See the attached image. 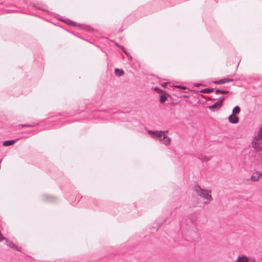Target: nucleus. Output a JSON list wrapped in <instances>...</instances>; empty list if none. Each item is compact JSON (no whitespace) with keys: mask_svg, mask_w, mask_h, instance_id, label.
<instances>
[{"mask_svg":"<svg viewBox=\"0 0 262 262\" xmlns=\"http://www.w3.org/2000/svg\"><path fill=\"white\" fill-rule=\"evenodd\" d=\"M17 140H8L3 142V145L4 146H8L13 145L16 142Z\"/></svg>","mask_w":262,"mask_h":262,"instance_id":"nucleus-12","label":"nucleus"},{"mask_svg":"<svg viewBox=\"0 0 262 262\" xmlns=\"http://www.w3.org/2000/svg\"><path fill=\"white\" fill-rule=\"evenodd\" d=\"M252 145L256 155L258 157L262 156V127L258 130L257 135L253 138Z\"/></svg>","mask_w":262,"mask_h":262,"instance_id":"nucleus-1","label":"nucleus"},{"mask_svg":"<svg viewBox=\"0 0 262 262\" xmlns=\"http://www.w3.org/2000/svg\"><path fill=\"white\" fill-rule=\"evenodd\" d=\"M0 5H4V3L3 2H0Z\"/></svg>","mask_w":262,"mask_h":262,"instance_id":"nucleus-26","label":"nucleus"},{"mask_svg":"<svg viewBox=\"0 0 262 262\" xmlns=\"http://www.w3.org/2000/svg\"><path fill=\"white\" fill-rule=\"evenodd\" d=\"M233 81V79L224 78V79H221L220 80L214 81H213V83L216 84H224L227 82H232Z\"/></svg>","mask_w":262,"mask_h":262,"instance_id":"nucleus-6","label":"nucleus"},{"mask_svg":"<svg viewBox=\"0 0 262 262\" xmlns=\"http://www.w3.org/2000/svg\"><path fill=\"white\" fill-rule=\"evenodd\" d=\"M166 100H167V97H166V96H165V95H161L160 96V101L161 103L165 102Z\"/></svg>","mask_w":262,"mask_h":262,"instance_id":"nucleus-19","label":"nucleus"},{"mask_svg":"<svg viewBox=\"0 0 262 262\" xmlns=\"http://www.w3.org/2000/svg\"><path fill=\"white\" fill-rule=\"evenodd\" d=\"M59 19L69 25H71L72 26H78L79 27H81V25H77L76 23L68 18H60Z\"/></svg>","mask_w":262,"mask_h":262,"instance_id":"nucleus-5","label":"nucleus"},{"mask_svg":"<svg viewBox=\"0 0 262 262\" xmlns=\"http://www.w3.org/2000/svg\"><path fill=\"white\" fill-rule=\"evenodd\" d=\"M194 85H195L196 86H200L201 84H199V83H196V84H195Z\"/></svg>","mask_w":262,"mask_h":262,"instance_id":"nucleus-25","label":"nucleus"},{"mask_svg":"<svg viewBox=\"0 0 262 262\" xmlns=\"http://www.w3.org/2000/svg\"><path fill=\"white\" fill-rule=\"evenodd\" d=\"M241 109L238 106L234 107L232 110V114L237 115L240 113Z\"/></svg>","mask_w":262,"mask_h":262,"instance_id":"nucleus-13","label":"nucleus"},{"mask_svg":"<svg viewBox=\"0 0 262 262\" xmlns=\"http://www.w3.org/2000/svg\"><path fill=\"white\" fill-rule=\"evenodd\" d=\"M260 178L259 172L253 173L251 177V180L253 181H258Z\"/></svg>","mask_w":262,"mask_h":262,"instance_id":"nucleus-11","label":"nucleus"},{"mask_svg":"<svg viewBox=\"0 0 262 262\" xmlns=\"http://www.w3.org/2000/svg\"><path fill=\"white\" fill-rule=\"evenodd\" d=\"M165 132H167V131H152L150 130H148V133L150 135L152 138L159 140L160 142L162 141L163 137L164 136L163 134Z\"/></svg>","mask_w":262,"mask_h":262,"instance_id":"nucleus-3","label":"nucleus"},{"mask_svg":"<svg viewBox=\"0 0 262 262\" xmlns=\"http://www.w3.org/2000/svg\"><path fill=\"white\" fill-rule=\"evenodd\" d=\"M170 142H171V139L169 137H168L166 135H164L163 137L162 141L160 142L167 145L170 144Z\"/></svg>","mask_w":262,"mask_h":262,"instance_id":"nucleus-9","label":"nucleus"},{"mask_svg":"<svg viewBox=\"0 0 262 262\" xmlns=\"http://www.w3.org/2000/svg\"><path fill=\"white\" fill-rule=\"evenodd\" d=\"M33 7L36 8L37 9H38L39 10H41L43 11H46L45 9H43L42 7H40V6H36L35 5H33Z\"/></svg>","mask_w":262,"mask_h":262,"instance_id":"nucleus-21","label":"nucleus"},{"mask_svg":"<svg viewBox=\"0 0 262 262\" xmlns=\"http://www.w3.org/2000/svg\"><path fill=\"white\" fill-rule=\"evenodd\" d=\"M228 93V91H224V90H220V89H217L215 90V94H227Z\"/></svg>","mask_w":262,"mask_h":262,"instance_id":"nucleus-17","label":"nucleus"},{"mask_svg":"<svg viewBox=\"0 0 262 262\" xmlns=\"http://www.w3.org/2000/svg\"><path fill=\"white\" fill-rule=\"evenodd\" d=\"M213 91V89L208 88V89L202 90L201 91V92L203 93H210L211 92H212Z\"/></svg>","mask_w":262,"mask_h":262,"instance_id":"nucleus-16","label":"nucleus"},{"mask_svg":"<svg viewBox=\"0 0 262 262\" xmlns=\"http://www.w3.org/2000/svg\"><path fill=\"white\" fill-rule=\"evenodd\" d=\"M115 74L118 76H121L124 74V71L122 70L116 69L115 70Z\"/></svg>","mask_w":262,"mask_h":262,"instance_id":"nucleus-14","label":"nucleus"},{"mask_svg":"<svg viewBox=\"0 0 262 262\" xmlns=\"http://www.w3.org/2000/svg\"><path fill=\"white\" fill-rule=\"evenodd\" d=\"M198 158L202 162H207L210 160V158L201 155L198 157Z\"/></svg>","mask_w":262,"mask_h":262,"instance_id":"nucleus-15","label":"nucleus"},{"mask_svg":"<svg viewBox=\"0 0 262 262\" xmlns=\"http://www.w3.org/2000/svg\"><path fill=\"white\" fill-rule=\"evenodd\" d=\"M193 190L201 198L209 201L212 200V196L210 195V193L211 192L210 190L203 189L199 185L193 186Z\"/></svg>","mask_w":262,"mask_h":262,"instance_id":"nucleus-2","label":"nucleus"},{"mask_svg":"<svg viewBox=\"0 0 262 262\" xmlns=\"http://www.w3.org/2000/svg\"><path fill=\"white\" fill-rule=\"evenodd\" d=\"M228 119L230 122L233 124L238 123L239 121L238 118L234 114H231L228 117Z\"/></svg>","mask_w":262,"mask_h":262,"instance_id":"nucleus-7","label":"nucleus"},{"mask_svg":"<svg viewBox=\"0 0 262 262\" xmlns=\"http://www.w3.org/2000/svg\"><path fill=\"white\" fill-rule=\"evenodd\" d=\"M224 97H220L219 98V100L213 105L209 106V108L212 111H215L216 109L220 108L222 106L223 104V101L224 100Z\"/></svg>","mask_w":262,"mask_h":262,"instance_id":"nucleus-4","label":"nucleus"},{"mask_svg":"<svg viewBox=\"0 0 262 262\" xmlns=\"http://www.w3.org/2000/svg\"><path fill=\"white\" fill-rule=\"evenodd\" d=\"M168 82H165V83H163L161 84L162 86L163 87V88H166V86L168 84Z\"/></svg>","mask_w":262,"mask_h":262,"instance_id":"nucleus-24","label":"nucleus"},{"mask_svg":"<svg viewBox=\"0 0 262 262\" xmlns=\"http://www.w3.org/2000/svg\"><path fill=\"white\" fill-rule=\"evenodd\" d=\"M120 48L124 52V53L128 57V58L132 59V57L128 53H127V52L125 50L124 48L122 46H120Z\"/></svg>","mask_w":262,"mask_h":262,"instance_id":"nucleus-18","label":"nucleus"},{"mask_svg":"<svg viewBox=\"0 0 262 262\" xmlns=\"http://www.w3.org/2000/svg\"><path fill=\"white\" fill-rule=\"evenodd\" d=\"M154 89L155 91L157 92L158 93H163V91L158 87L156 86L154 88Z\"/></svg>","mask_w":262,"mask_h":262,"instance_id":"nucleus-20","label":"nucleus"},{"mask_svg":"<svg viewBox=\"0 0 262 262\" xmlns=\"http://www.w3.org/2000/svg\"><path fill=\"white\" fill-rule=\"evenodd\" d=\"M259 175H260V177L261 176H262V172H259Z\"/></svg>","mask_w":262,"mask_h":262,"instance_id":"nucleus-28","label":"nucleus"},{"mask_svg":"<svg viewBox=\"0 0 262 262\" xmlns=\"http://www.w3.org/2000/svg\"><path fill=\"white\" fill-rule=\"evenodd\" d=\"M84 29L87 30L89 31H91L92 30H93V29H92L90 27H88V26L84 27Z\"/></svg>","mask_w":262,"mask_h":262,"instance_id":"nucleus-23","label":"nucleus"},{"mask_svg":"<svg viewBox=\"0 0 262 262\" xmlns=\"http://www.w3.org/2000/svg\"><path fill=\"white\" fill-rule=\"evenodd\" d=\"M6 244L8 246H9L13 249H16L18 251H20V248L17 247L14 243H13L12 242H11L10 241L6 239Z\"/></svg>","mask_w":262,"mask_h":262,"instance_id":"nucleus-8","label":"nucleus"},{"mask_svg":"<svg viewBox=\"0 0 262 262\" xmlns=\"http://www.w3.org/2000/svg\"><path fill=\"white\" fill-rule=\"evenodd\" d=\"M176 88H179V89H183V90H185L186 89V87L184 86H181V85H176V86H174Z\"/></svg>","mask_w":262,"mask_h":262,"instance_id":"nucleus-22","label":"nucleus"},{"mask_svg":"<svg viewBox=\"0 0 262 262\" xmlns=\"http://www.w3.org/2000/svg\"><path fill=\"white\" fill-rule=\"evenodd\" d=\"M251 262H255V259H252Z\"/></svg>","mask_w":262,"mask_h":262,"instance_id":"nucleus-27","label":"nucleus"},{"mask_svg":"<svg viewBox=\"0 0 262 262\" xmlns=\"http://www.w3.org/2000/svg\"><path fill=\"white\" fill-rule=\"evenodd\" d=\"M249 258L246 256L243 255L238 256L237 259L234 262H249Z\"/></svg>","mask_w":262,"mask_h":262,"instance_id":"nucleus-10","label":"nucleus"}]
</instances>
